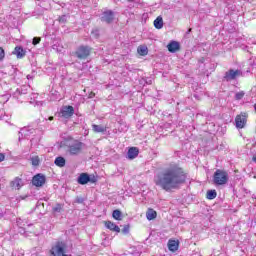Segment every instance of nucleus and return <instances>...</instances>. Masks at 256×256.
Returning <instances> with one entry per match:
<instances>
[{"instance_id":"nucleus-1","label":"nucleus","mask_w":256,"mask_h":256,"mask_svg":"<svg viewBox=\"0 0 256 256\" xmlns=\"http://www.w3.org/2000/svg\"><path fill=\"white\" fill-rule=\"evenodd\" d=\"M154 181L164 191H172V189H179L187 181V172L178 164H170L155 177Z\"/></svg>"},{"instance_id":"nucleus-2","label":"nucleus","mask_w":256,"mask_h":256,"mask_svg":"<svg viewBox=\"0 0 256 256\" xmlns=\"http://www.w3.org/2000/svg\"><path fill=\"white\" fill-rule=\"evenodd\" d=\"M64 146H66V152L69 153V155L77 156L81 155L83 152V147H85V144L79 140L70 139L66 140L64 142Z\"/></svg>"},{"instance_id":"nucleus-3","label":"nucleus","mask_w":256,"mask_h":256,"mask_svg":"<svg viewBox=\"0 0 256 256\" xmlns=\"http://www.w3.org/2000/svg\"><path fill=\"white\" fill-rule=\"evenodd\" d=\"M227 181H229V175L227 172L220 169L216 170L213 178L215 185H226Z\"/></svg>"},{"instance_id":"nucleus-4","label":"nucleus","mask_w":256,"mask_h":256,"mask_svg":"<svg viewBox=\"0 0 256 256\" xmlns=\"http://www.w3.org/2000/svg\"><path fill=\"white\" fill-rule=\"evenodd\" d=\"M79 185H87V183H97V177L91 176L87 173H81L77 178Z\"/></svg>"},{"instance_id":"nucleus-5","label":"nucleus","mask_w":256,"mask_h":256,"mask_svg":"<svg viewBox=\"0 0 256 256\" xmlns=\"http://www.w3.org/2000/svg\"><path fill=\"white\" fill-rule=\"evenodd\" d=\"M75 55L78 59H87L91 55V48L88 46H80L75 52Z\"/></svg>"},{"instance_id":"nucleus-6","label":"nucleus","mask_w":256,"mask_h":256,"mask_svg":"<svg viewBox=\"0 0 256 256\" xmlns=\"http://www.w3.org/2000/svg\"><path fill=\"white\" fill-rule=\"evenodd\" d=\"M241 75H243V72H241V70L230 69L227 72H225L224 80L235 81V79H237V77H241Z\"/></svg>"},{"instance_id":"nucleus-7","label":"nucleus","mask_w":256,"mask_h":256,"mask_svg":"<svg viewBox=\"0 0 256 256\" xmlns=\"http://www.w3.org/2000/svg\"><path fill=\"white\" fill-rule=\"evenodd\" d=\"M101 21L103 23H107L108 25L113 23V21H115V12L111 10L104 11L102 13Z\"/></svg>"},{"instance_id":"nucleus-8","label":"nucleus","mask_w":256,"mask_h":256,"mask_svg":"<svg viewBox=\"0 0 256 256\" xmlns=\"http://www.w3.org/2000/svg\"><path fill=\"white\" fill-rule=\"evenodd\" d=\"M237 129H243L245 127V123H247V113H241L236 116L235 119Z\"/></svg>"},{"instance_id":"nucleus-9","label":"nucleus","mask_w":256,"mask_h":256,"mask_svg":"<svg viewBox=\"0 0 256 256\" xmlns=\"http://www.w3.org/2000/svg\"><path fill=\"white\" fill-rule=\"evenodd\" d=\"M45 176L42 174H37L32 178V185L35 187H43L45 185Z\"/></svg>"},{"instance_id":"nucleus-10","label":"nucleus","mask_w":256,"mask_h":256,"mask_svg":"<svg viewBox=\"0 0 256 256\" xmlns=\"http://www.w3.org/2000/svg\"><path fill=\"white\" fill-rule=\"evenodd\" d=\"M75 113V109L73 106H64L61 109V115L64 117V119H69V117H73Z\"/></svg>"},{"instance_id":"nucleus-11","label":"nucleus","mask_w":256,"mask_h":256,"mask_svg":"<svg viewBox=\"0 0 256 256\" xmlns=\"http://www.w3.org/2000/svg\"><path fill=\"white\" fill-rule=\"evenodd\" d=\"M167 49L170 53H177V51H179V49H181V46L179 45V42L177 41H171L168 45H167Z\"/></svg>"},{"instance_id":"nucleus-12","label":"nucleus","mask_w":256,"mask_h":256,"mask_svg":"<svg viewBox=\"0 0 256 256\" xmlns=\"http://www.w3.org/2000/svg\"><path fill=\"white\" fill-rule=\"evenodd\" d=\"M105 227L106 229H109L110 231H114L115 233H121V228L117 226L115 223L111 221H105Z\"/></svg>"},{"instance_id":"nucleus-13","label":"nucleus","mask_w":256,"mask_h":256,"mask_svg":"<svg viewBox=\"0 0 256 256\" xmlns=\"http://www.w3.org/2000/svg\"><path fill=\"white\" fill-rule=\"evenodd\" d=\"M25 53L26 51L21 46H16L13 51V55H16L17 59H23V57H25Z\"/></svg>"},{"instance_id":"nucleus-14","label":"nucleus","mask_w":256,"mask_h":256,"mask_svg":"<svg viewBox=\"0 0 256 256\" xmlns=\"http://www.w3.org/2000/svg\"><path fill=\"white\" fill-rule=\"evenodd\" d=\"M128 159H135L136 157H138L139 155V148L137 147H131L129 150H128Z\"/></svg>"},{"instance_id":"nucleus-15","label":"nucleus","mask_w":256,"mask_h":256,"mask_svg":"<svg viewBox=\"0 0 256 256\" xmlns=\"http://www.w3.org/2000/svg\"><path fill=\"white\" fill-rule=\"evenodd\" d=\"M168 249H169V251H172L173 253H175V251H177V249H179V242L175 241V240H169L168 241Z\"/></svg>"},{"instance_id":"nucleus-16","label":"nucleus","mask_w":256,"mask_h":256,"mask_svg":"<svg viewBox=\"0 0 256 256\" xmlns=\"http://www.w3.org/2000/svg\"><path fill=\"white\" fill-rule=\"evenodd\" d=\"M146 217L148 221H153V219H157V211L153 210V208H149L146 212Z\"/></svg>"},{"instance_id":"nucleus-17","label":"nucleus","mask_w":256,"mask_h":256,"mask_svg":"<svg viewBox=\"0 0 256 256\" xmlns=\"http://www.w3.org/2000/svg\"><path fill=\"white\" fill-rule=\"evenodd\" d=\"M11 187H13V189H21V187H23V180H21V178H15L11 182Z\"/></svg>"},{"instance_id":"nucleus-18","label":"nucleus","mask_w":256,"mask_h":256,"mask_svg":"<svg viewBox=\"0 0 256 256\" xmlns=\"http://www.w3.org/2000/svg\"><path fill=\"white\" fill-rule=\"evenodd\" d=\"M92 130L94 131V133H105V131H107V128L103 125L93 124Z\"/></svg>"},{"instance_id":"nucleus-19","label":"nucleus","mask_w":256,"mask_h":256,"mask_svg":"<svg viewBox=\"0 0 256 256\" xmlns=\"http://www.w3.org/2000/svg\"><path fill=\"white\" fill-rule=\"evenodd\" d=\"M154 27L156 29H163V17L158 16L155 20H154Z\"/></svg>"},{"instance_id":"nucleus-20","label":"nucleus","mask_w":256,"mask_h":256,"mask_svg":"<svg viewBox=\"0 0 256 256\" xmlns=\"http://www.w3.org/2000/svg\"><path fill=\"white\" fill-rule=\"evenodd\" d=\"M54 163L57 167H65V158L59 156L55 159Z\"/></svg>"},{"instance_id":"nucleus-21","label":"nucleus","mask_w":256,"mask_h":256,"mask_svg":"<svg viewBox=\"0 0 256 256\" xmlns=\"http://www.w3.org/2000/svg\"><path fill=\"white\" fill-rule=\"evenodd\" d=\"M138 53H139V55H142V57H145V55H147L149 53V50L147 49L146 46H139Z\"/></svg>"},{"instance_id":"nucleus-22","label":"nucleus","mask_w":256,"mask_h":256,"mask_svg":"<svg viewBox=\"0 0 256 256\" xmlns=\"http://www.w3.org/2000/svg\"><path fill=\"white\" fill-rule=\"evenodd\" d=\"M217 197V191L216 190H208L207 191V199H215Z\"/></svg>"},{"instance_id":"nucleus-23","label":"nucleus","mask_w":256,"mask_h":256,"mask_svg":"<svg viewBox=\"0 0 256 256\" xmlns=\"http://www.w3.org/2000/svg\"><path fill=\"white\" fill-rule=\"evenodd\" d=\"M121 215L122 213L120 212V210H114L112 213V217L116 219V221H121Z\"/></svg>"},{"instance_id":"nucleus-24","label":"nucleus","mask_w":256,"mask_h":256,"mask_svg":"<svg viewBox=\"0 0 256 256\" xmlns=\"http://www.w3.org/2000/svg\"><path fill=\"white\" fill-rule=\"evenodd\" d=\"M31 161H32V165L34 167H39V163H41V160L39 159V156H33L31 158Z\"/></svg>"},{"instance_id":"nucleus-25","label":"nucleus","mask_w":256,"mask_h":256,"mask_svg":"<svg viewBox=\"0 0 256 256\" xmlns=\"http://www.w3.org/2000/svg\"><path fill=\"white\" fill-rule=\"evenodd\" d=\"M61 211H63V204H56L53 207V212L54 213H61Z\"/></svg>"},{"instance_id":"nucleus-26","label":"nucleus","mask_w":256,"mask_h":256,"mask_svg":"<svg viewBox=\"0 0 256 256\" xmlns=\"http://www.w3.org/2000/svg\"><path fill=\"white\" fill-rule=\"evenodd\" d=\"M243 97H245V92H238V93H236V95H235V100L236 101H241V99H243Z\"/></svg>"},{"instance_id":"nucleus-27","label":"nucleus","mask_w":256,"mask_h":256,"mask_svg":"<svg viewBox=\"0 0 256 256\" xmlns=\"http://www.w3.org/2000/svg\"><path fill=\"white\" fill-rule=\"evenodd\" d=\"M32 43H33V45H39L41 43V38L40 37H34Z\"/></svg>"},{"instance_id":"nucleus-28","label":"nucleus","mask_w":256,"mask_h":256,"mask_svg":"<svg viewBox=\"0 0 256 256\" xmlns=\"http://www.w3.org/2000/svg\"><path fill=\"white\" fill-rule=\"evenodd\" d=\"M5 59V50L0 47V61H3Z\"/></svg>"},{"instance_id":"nucleus-29","label":"nucleus","mask_w":256,"mask_h":256,"mask_svg":"<svg viewBox=\"0 0 256 256\" xmlns=\"http://www.w3.org/2000/svg\"><path fill=\"white\" fill-rule=\"evenodd\" d=\"M59 22L60 23H67V16L63 15V16L59 17Z\"/></svg>"},{"instance_id":"nucleus-30","label":"nucleus","mask_w":256,"mask_h":256,"mask_svg":"<svg viewBox=\"0 0 256 256\" xmlns=\"http://www.w3.org/2000/svg\"><path fill=\"white\" fill-rule=\"evenodd\" d=\"M122 233H124V235H127V233H129V225H125L122 229Z\"/></svg>"},{"instance_id":"nucleus-31","label":"nucleus","mask_w":256,"mask_h":256,"mask_svg":"<svg viewBox=\"0 0 256 256\" xmlns=\"http://www.w3.org/2000/svg\"><path fill=\"white\" fill-rule=\"evenodd\" d=\"M83 201H85L83 197H76L75 199V203H83Z\"/></svg>"},{"instance_id":"nucleus-32","label":"nucleus","mask_w":256,"mask_h":256,"mask_svg":"<svg viewBox=\"0 0 256 256\" xmlns=\"http://www.w3.org/2000/svg\"><path fill=\"white\" fill-rule=\"evenodd\" d=\"M2 161H5V154L0 153V163H1Z\"/></svg>"},{"instance_id":"nucleus-33","label":"nucleus","mask_w":256,"mask_h":256,"mask_svg":"<svg viewBox=\"0 0 256 256\" xmlns=\"http://www.w3.org/2000/svg\"><path fill=\"white\" fill-rule=\"evenodd\" d=\"M93 97H95V93H94V92H91V93L89 94V99H93Z\"/></svg>"},{"instance_id":"nucleus-34","label":"nucleus","mask_w":256,"mask_h":256,"mask_svg":"<svg viewBox=\"0 0 256 256\" xmlns=\"http://www.w3.org/2000/svg\"><path fill=\"white\" fill-rule=\"evenodd\" d=\"M53 119H54L53 116H50V117L48 118L49 121H53Z\"/></svg>"},{"instance_id":"nucleus-35","label":"nucleus","mask_w":256,"mask_h":256,"mask_svg":"<svg viewBox=\"0 0 256 256\" xmlns=\"http://www.w3.org/2000/svg\"><path fill=\"white\" fill-rule=\"evenodd\" d=\"M191 31H192V29H191V28H189V29H188V31H187V33L189 34V33H191Z\"/></svg>"},{"instance_id":"nucleus-36","label":"nucleus","mask_w":256,"mask_h":256,"mask_svg":"<svg viewBox=\"0 0 256 256\" xmlns=\"http://www.w3.org/2000/svg\"><path fill=\"white\" fill-rule=\"evenodd\" d=\"M254 109H255V111H256V104L254 105Z\"/></svg>"},{"instance_id":"nucleus-37","label":"nucleus","mask_w":256,"mask_h":256,"mask_svg":"<svg viewBox=\"0 0 256 256\" xmlns=\"http://www.w3.org/2000/svg\"><path fill=\"white\" fill-rule=\"evenodd\" d=\"M130 3L133 2V0H128Z\"/></svg>"}]
</instances>
